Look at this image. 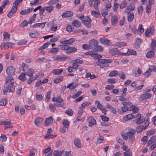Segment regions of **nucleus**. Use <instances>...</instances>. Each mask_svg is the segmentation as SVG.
I'll return each mask as SVG.
<instances>
[{"label":"nucleus","instance_id":"obj_1","mask_svg":"<svg viewBox=\"0 0 156 156\" xmlns=\"http://www.w3.org/2000/svg\"><path fill=\"white\" fill-rule=\"evenodd\" d=\"M13 79L12 77H9L6 79V86L5 87L3 90L4 95H6L9 92H13L15 90V87L13 86Z\"/></svg>","mask_w":156,"mask_h":156},{"label":"nucleus","instance_id":"obj_2","mask_svg":"<svg viewBox=\"0 0 156 156\" xmlns=\"http://www.w3.org/2000/svg\"><path fill=\"white\" fill-rule=\"evenodd\" d=\"M112 62V60L110 59L99 58L98 59V62H96V64L101 68H103L108 67V63Z\"/></svg>","mask_w":156,"mask_h":156},{"label":"nucleus","instance_id":"obj_3","mask_svg":"<svg viewBox=\"0 0 156 156\" xmlns=\"http://www.w3.org/2000/svg\"><path fill=\"white\" fill-rule=\"evenodd\" d=\"M135 133V130L133 129H130L129 131L126 133L129 140L131 143H133L135 140V137L134 135Z\"/></svg>","mask_w":156,"mask_h":156},{"label":"nucleus","instance_id":"obj_4","mask_svg":"<svg viewBox=\"0 0 156 156\" xmlns=\"http://www.w3.org/2000/svg\"><path fill=\"white\" fill-rule=\"evenodd\" d=\"M14 43L10 42L3 43L1 44V48L7 49L10 48H12L14 47Z\"/></svg>","mask_w":156,"mask_h":156},{"label":"nucleus","instance_id":"obj_5","mask_svg":"<svg viewBox=\"0 0 156 156\" xmlns=\"http://www.w3.org/2000/svg\"><path fill=\"white\" fill-rule=\"evenodd\" d=\"M52 58L55 61L59 60L60 61H65L68 59H70L71 58L70 57L65 56L62 57L60 55H56L55 57H53Z\"/></svg>","mask_w":156,"mask_h":156},{"label":"nucleus","instance_id":"obj_6","mask_svg":"<svg viewBox=\"0 0 156 156\" xmlns=\"http://www.w3.org/2000/svg\"><path fill=\"white\" fill-rule=\"evenodd\" d=\"M98 44V42L95 39H92L89 41V47L90 48L94 50V48H95L96 46Z\"/></svg>","mask_w":156,"mask_h":156},{"label":"nucleus","instance_id":"obj_7","mask_svg":"<svg viewBox=\"0 0 156 156\" xmlns=\"http://www.w3.org/2000/svg\"><path fill=\"white\" fill-rule=\"evenodd\" d=\"M154 32V28L150 27L146 30L145 32V35L147 37H149L153 34Z\"/></svg>","mask_w":156,"mask_h":156},{"label":"nucleus","instance_id":"obj_8","mask_svg":"<svg viewBox=\"0 0 156 156\" xmlns=\"http://www.w3.org/2000/svg\"><path fill=\"white\" fill-rule=\"evenodd\" d=\"M15 70L12 66L8 67L6 69V73L9 76H12L14 75Z\"/></svg>","mask_w":156,"mask_h":156},{"label":"nucleus","instance_id":"obj_9","mask_svg":"<svg viewBox=\"0 0 156 156\" xmlns=\"http://www.w3.org/2000/svg\"><path fill=\"white\" fill-rule=\"evenodd\" d=\"M76 16L77 17L80 19L82 21V22L87 20L90 21L91 20L89 17L87 16H84V15L82 14H76Z\"/></svg>","mask_w":156,"mask_h":156},{"label":"nucleus","instance_id":"obj_10","mask_svg":"<svg viewBox=\"0 0 156 156\" xmlns=\"http://www.w3.org/2000/svg\"><path fill=\"white\" fill-rule=\"evenodd\" d=\"M109 53L112 55H122V54L118 50V49L116 48H113L109 50Z\"/></svg>","mask_w":156,"mask_h":156},{"label":"nucleus","instance_id":"obj_11","mask_svg":"<svg viewBox=\"0 0 156 156\" xmlns=\"http://www.w3.org/2000/svg\"><path fill=\"white\" fill-rule=\"evenodd\" d=\"M87 121L89 122V126H91L93 125H95L96 122V120L94 119L93 117L90 116L87 119Z\"/></svg>","mask_w":156,"mask_h":156},{"label":"nucleus","instance_id":"obj_12","mask_svg":"<svg viewBox=\"0 0 156 156\" xmlns=\"http://www.w3.org/2000/svg\"><path fill=\"white\" fill-rule=\"evenodd\" d=\"M142 94L139 98L140 100L147 99L150 98L151 96V94L149 93H145Z\"/></svg>","mask_w":156,"mask_h":156},{"label":"nucleus","instance_id":"obj_13","mask_svg":"<svg viewBox=\"0 0 156 156\" xmlns=\"http://www.w3.org/2000/svg\"><path fill=\"white\" fill-rule=\"evenodd\" d=\"M54 9V7L52 5H51L49 6L44 7L41 8V6L40 5L36 7L34 10H53Z\"/></svg>","mask_w":156,"mask_h":156},{"label":"nucleus","instance_id":"obj_14","mask_svg":"<svg viewBox=\"0 0 156 156\" xmlns=\"http://www.w3.org/2000/svg\"><path fill=\"white\" fill-rule=\"evenodd\" d=\"M137 1V0H133L132 1V2L129 4L127 6L126 10H134L135 6L134 4L136 3Z\"/></svg>","mask_w":156,"mask_h":156},{"label":"nucleus","instance_id":"obj_15","mask_svg":"<svg viewBox=\"0 0 156 156\" xmlns=\"http://www.w3.org/2000/svg\"><path fill=\"white\" fill-rule=\"evenodd\" d=\"M23 0H15V1L13 4V6L12 7L11 10H13L15 9L17 10V6L19 5L20 3L22 2Z\"/></svg>","mask_w":156,"mask_h":156},{"label":"nucleus","instance_id":"obj_16","mask_svg":"<svg viewBox=\"0 0 156 156\" xmlns=\"http://www.w3.org/2000/svg\"><path fill=\"white\" fill-rule=\"evenodd\" d=\"M126 13L127 14V20L129 22L131 21L134 19V16L133 12H129L126 11Z\"/></svg>","mask_w":156,"mask_h":156},{"label":"nucleus","instance_id":"obj_17","mask_svg":"<svg viewBox=\"0 0 156 156\" xmlns=\"http://www.w3.org/2000/svg\"><path fill=\"white\" fill-rule=\"evenodd\" d=\"M75 41L74 38H71L68 40L61 41V43L64 44H71Z\"/></svg>","mask_w":156,"mask_h":156},{"label":"nucleus","instance_id":"obj_18","mask_svg":"<svg viewBox=\"0 0 156 156\" xmlns=\"http://www.w3.org/2000/svg\"><path fill=\"white\" fill-rule=\"evenodd\" d=\"M74 144L78 148H80L81 147L82 144L80 139L78 138H75L74 141Z\"/></svg>","mask_w":156,"mask_h":156},{"label":"nucleus","instance_id":"obj_19","mask_svg":"<svg viewBox=\"0 0 156 156\" xmlns=\"http://www.w3.org/2000/svg\"><path fill=\"white\" fill-rule=\"evenodd\" d=\"M73 15V13L72 12L67 11L65 13H64L62 15V18L69 17Z\"/></svg>","mask_w":156,"mask_h":156},{"label":"nucleus","instance_id":"obj_20","mask_svg":"<svg viewBox=\"0 0 156 156\" xmlns=\"http://www.w3.org/2000/svg\"><path fill=\"white\" fill-rule=\"evenodd\" d=\"M77 49L75 47H70L68 46L67 51H66V53H71L72 52H74L76 51Z\"/></svg>","mask_w":156,"mask_h":156},{"label":"nucleus","instance_id":"obj_21","mask_svg":"<svg viewBox=\"0 0 156 156\" xmlns=\"http://www.w3.org/2000/svg\"><path fill=\"white\" fill-rule=\"evenodd\" d=\"M53 122V118L52 116H50L48 118H47L45 120V124L47 126L52 124Z\"/></svg>","mask_w":156,"mask_h":156},{"label":"nucleus","instance_id":"obj_22","mask_svg":"<svg viewBox=\"0 0 156 156\" xmlns=\"http://www.w3.org/2000/svg\"><path fill=\"white\" fill-rule=\"evenodd\" d=\"M4 37L3 38L4 41H8L10 39V34L7 32H5L3 33Z\"/></svg>","mask_w":156,"mask_h":156},{"label":"nucleus","instance_id":"obj_23","mask_svg":"<svg viewBox=\"0 0 156 156\" xmlns=\"http://www.w3.org/2000/svg\"><path fill=\"white\" fill-rule=\"evenodd\" d=\"M136 51L134 50H133L132 49L128 50V51L126 53H122V55H136Z\"/></svg>","mask_w":156,"mask_h":156},{"label":"nucleus","instance_id":"obj_24","mask_svg":"<svg viewBox=\"0 0 156 156\" xmlns=\"http://www.w3.org/2000/svg\"><path fill=\"white\" fill-rule=\"evenodd\" d=\"M46 23V22L41 23H36L33 25L32 27H33V28H36L38 27L43 28L44 27L45 24Z\"/></svg>","mask_w":156,"mask_h":156},{"label":"nucleus","instance_id":"obj_25","mask_svg":"<svg viewBox=\"0 0 156 156\" xmlns=\"http://www.w3.org/2000/svg\"><path fill=\"white\" fill-rule=\"evenodd\" d=\"M11 124V121L10 120L6 119L3 121H0V125H9Z\"/></svg>","mask_w":156,"mask_h":156},{"label":"nucleus","instance_id":"obj_26","mask_svg":"<svg viewBox=\"0 0 156 156\" xmlns=\"http://www.w3.org/2000/svg\"><path fill=\"white\" fill-rule=\"evenodd\" d=\"M134 115L132 114H129L124 116L123 117L124 120L127 121L133 118Z\"/></svg>","mask_w":156,"mask_h":156},{"label":"nucleus","instance_id":"obj_27","mask_svg":"<svg viewBox=\"0 0 156 156\" xmlns=\"http://www.w3.org/2000/svg\"><path fill=\"white\" fill-rule=\"evenodd\" d=\"M43 119L41 117H38L36 118L35 121L34 123L37 126H38L43 122Z\"/></svg>","mask_w":156,"mask_h":156},{"label":"nucleus","instance_id":"obj_28","mask_svg":"<svg viewBox=\"0 0 156 156\" xmlns=\"http://www.w3.org/2000/svg\"><path fill=\"white\" fill-rule=\"evenodd\" d=\"M154 53L152 51H148L146 55V57L148 58H151L154 57Z\"/></svg>","mask_w":156,"mask_h":156},{"label":"nucleus","instance_id":"obj_29","mask_svg":"<svg viewBox=\"0 0 156 156\" xmlns=\"http://www.w3.org/2000/svg\"><path fill=\"white\" fill-rule=\"evenodd\" d=\"M145 121V119L143 117L136 119L135 120V122L137 124L139 125L141 124Z\"/></svg>","mask_w":156,"mask_h":156},{"label":"nucleus","instance_id":"obj_30","mask_svg":"<svg viewBox=\"0 0 156 156\" xmlns=\"http://www.w3.org/2000/svg\"><path fill=\"white\" fill-rule=\"evenodd\" d=\"M144 31V30L142 24H140L137 30V33L139 34H140Z\"/></svg>","mask_w":156,"mask_h":156},{"label":"nucleus","instance_id":"obj_31","mask_svg":"<svg viewBox=\"0 0 156 156\" xmlns=\"http://www.w3.org/2000/svg\"><path fill=\"white\" fill-rule=\"evenodd\" d=\"M156 140V136H153L150 139V140L147 143V146L153 143H154Z\"/></svg>","mask_w":156,"mask_h":156},{"label":"nucleus","instance_id":"obj_32","mask_svg":"<svg viewBox=\"0 0 156 156\" xmlns=\"http://www.w3.org/2000/svg\"><path fill=\"white\" fill-rule=\"evenodd\" d=\"M91 20L85 21L82 22V23L84 25L87 26L88 28H90L91 27Z\"/></svg>","mask_w":156,"mask_h":156},{"label":"nucleus","instance_id":"obj_33","mask_svg":"<svg viewBox=\"0 0 156 156\" xmlns=\"http://www.w3.org/2000/svg\"><path fill=\"white\" fill-rule=\"evenodd\" d=\"M111 20L112 25L115 26L118 22V18L117 16L113 17L111 18Z\"/></svg>","mask_w":156,"mask_h":156},{"label":"nucleus","instance_id":"obj_34","mask_svg":"<svg viewBox=\"0 0 156 156\" xmlns=\"http://www.w3.org/2000/svg\"><path fill=\"white\" fill-rule=\"evenodd\" d=\"M59 49V48H53L49 52L52 54H56L58 52Z\"/></svg>","mask_w":156,"mask_h":156},{"label":"nucleus","instance_id":"obj_35","mask_svg":"<svg viewBox=\"0 0 156 156\" xmlns=\"http://www.w3.org/2000/svg\"><path fill=\"white\" fill-rule=\"evenodd\" d=\"M152 42L151 44V48L152 50L156 49V41L154 40H152Z\"/></svg>","mask_w":156,"mask_h":156},{"label":"nucleus","instance_id":"obj_36","mask_svg":"<svg viewBox=\"0 0 156 156\" xmlns=\"http://www.w3.org/2000/svg\"><path fill=\"white\" fill-rule=\"evenodd\" d=\"M99 41L101 43L104 44H108L109 41L107 39L101 38L99 40Z\"/></svg>","mask_w":156,"mask_h":156},{"label":"nucleus","instance_id":"obj_37","mask_svg":"<svg viewBox=\"0 0 156 156\" xmlns=\"http://www.w3.org/2000/svg\"><path fill=\"white\" fill-rule=\"evenodd\" d=\"M63 72L62 69H54L53 70L52 73L54 75H58Z\"/></svg>","mask_w":156,"mask_h":156},{"label":"nucleus","instance_id":"obj_38","mask_svg":"<svg viewBox=\"0 0 156 156\" xmlns=\"http://www.w3.org/2000/svg\"><path fill=\"white\" fill-rule=\"evenodd\" d=\"M92 14L96 18L99 17L100 16V12H99L98 10H93Z\"/></svg>","mask_w":156,"mask_h":156},{"label":"nucleus","instance_id":"obj_39","mask_svg":"<svg viewBox=\"0 0 156 156\" xmlns=\"http://www.w3.org/2000/svg\"><path fill=\"white\" fill-rule=\"evenodd\" d=\"M127 44L124 42H118L116 43V46L118 48H121L122 47L126 46Z\"/></svg>","mask_w":156,"mask_h":156},{"label":"nucleus","instance_id":"obj_40","mask_svg":"<svg viewBox=\"0 0 156 156\" xmlns=\"http://www.w3.org/2000/svg\"><path fill=\"white\" fill-rule=\"evenodd\" d=\"M144 126L141 125L137 126L136 129V131L137 133L141 132L143 129H144Z\"/></svg>","mask_w":156,"mask_h":156},{"label":"nucleus","instance_id":"obj_41","mask_svg":"<svg viewBox=\"0 0 156 156\" xmlns=\"http://www.w3.org/2000/svg\"><path fill=\"white\" fill-rule=\"evenodd\" d=\"M56 135H54L50 133L47 134L44 136V138L45 139H53L56 136Z\"/></svg>","mask_w":156,"mask_h":156},{"label":"nucleus","instance_id":"obj_42","mask_svg":"<svg viewBox=\"0 0 156 156\" xmlns=\"http://www.w3.org/2000/svg\"><path fill=\"white\" fill-rule=\"evenodd\" d=\"M118 71L116 70H115L110 72L108 74V76L110 77H113L116 76L118 75Z\"/></svg>","mask_w":156,"mask_h":156},{"label":"nucleus","instance_id":"obj_43","mask_svg":"<svg viewBox=\"0 0 156 156\" xmlns=\"http://www.w3.org/2000/svg\"><path fill=\"white\" fill-rule=\"evenodd\" d=\"M73 24L75 27H79L81 26V23L78 20H75L73 22Z\"/></svg>","mask_w":156,"mask_h":156},{"label":"nucleus","instance_id":"obj_44","mask_svg":"<svg viewBox=\"0 0 156 156\" xmlns=\"http://www.w3.org/2000/svg\"><path fill=\"white\" fill-rule=\"evenodd\" d=\"M137 72V73H135L133 74V75L136 77L140 76L142 73V71L140 68H138Z\"/></svg>","mask_w":156,"mask_h":156},{"label":"nucleus","instance_id":"obj_45","mask_svg":"<svg viewBox=\"0 0 156 156\" xmlns=\"http://www.w3.org/2000/svg\"><path fill=\"white\" fill-rule=\"evenodd\" d=\"M83 61H82L81 60L79 59L73 60H72L71 61V63L72 64H73L76 63H79L81 64L83 63Z\"/></svg>","mask_w":156,"mask_h":156},{"label":"nucleus","instance_id":"obj_46","mask_svg":"<svg viewBox=\"0 0 156 156\" xmlns=\"http://www.w3.org/2000/svg\"><path fill=\"white\" fill-rule=\"evenodd\" d=\"M34 73V71L33 69H29L27 72L26 75L27 76L31 77Z\"/></svg>","mask_w":156,"mask_h":156},{"label":"nucleus","instance_id":"obj_47","mask_svg":"<svg viewBox=\"0 0 156 156\" xmlns=\"http://www.w3.org/2000/svg\"><path fill=\"white\" fill-rule=\"evenodd\" d=\"M25 73H22L19 77L18 79L22 81H24L26 80V78L25 77Z\"/></svg>","mask_w":156,"mask_h":156},{"label":"nucleus","instance_id":"obj_48","mask_svg":"<svg viewBox=\"0 0 156 156\" xmlns=\"http://www.w3.org/2000/svg\"><path fill=\"white\" fill-rule=\"evenodd\" d=\"M129 30L132 31L134 34H135L136 32V28L135 26H133V27L131 26H129Z\"/></svg>","mask_w":156,"mask_h":156},{"label":"nucleus","instance_id":"obj_49","mask_svg":"<svg viewBox=\"0 0 156 156\" xmlns=\"http://www.w3.org/2000/svg\"><path fill=\"white\" fill-rule=\"evenodd\" d=\"M90 104V102H85L83 103L81 105V106L80 107V109H83L85 107L89 105Z\"/></svg>","mask_w":156,"mask_h":156},{"label":"nucleus","instance_id":"obj_50","mask_svg":"<svg viewBox=\"0 0 156 156\" xmlns=\"http://www.w3.org/2000/svg\"><path fill=\"white\" fill-rule=\"evenodd\" d=\"M92 57L95 59H99L100 58H101L102 56L101 55L98 54L97 53H95L94 52V53L92 55Z\"/></svg>","mask_w":156,"mask_h":156},{"label":"nucleus","instance_id":"obj_51","mask_svg":"<svg viewBox=\"0 0 156 156\" xmlns=\"http://www.w3.org/2000/svg\"><path fill=\"white\" fill-rule=\"evenodd\" d=\"M51 93V92L50 91L47 92L45 99L46 101H48L50 100Z\"/></svg>","mask_w":156,"mask_h":156},{"label":"nucleus","instance_id":"obj_52","mask_svg":"<svg viewBox=\"0 0 156 156\" xmlns=\"http://www.w3.org/2000/svg\"><path fill=\"white\" fill-rule=\"evenodd\" d=\"M118 75L119 77L122 79H124L126 78V76L124 73L122 72L121 71L119 73H118Z\"/></svg>","mask_w":156,"mask_h":156},{"label":"nucleus","instance_id":"obj_53","mask_svg":"<svg viewBox=\"0 0 156 156\" xmlns=\"http://www.w3.org/2000/svg\"><path fill=\"white\" fill-rule=\"evenodd\" d=\"M16 10H10L7 15V16L9 18H11L13 15L16 13Z\"/></svg>","mask_w":156,"mask_h":156},{"label":"nucleus","instance_id":"obj_54","mask_svg":"<svg viewBox=\"0 0 156 156\" xmlns=\"http://www.w3.org/2000/svg\"><path fill=\"white\" fill-rule=\"evenodd\" d=\"M29 34L30 37L32 38L35 37L36 36L40 35V34L38 32H36L35 33L31 32H30V33H29Z\"/></svg>","mask_w":156,"mask_h":156},{"label":"nucleus","instance_id":"obj_55","mask_svg":"<svg viewBox=\"0 0 156 156\" xmlns=\"http://www.w3.org/2000/svg\"><path fill=\"white\" fill-rule=\"evenodd\" d=\"M105 7L107 9H110L111 7V4L110 2L108 0H106L105 2Z\"/></svg>","mask_w":156,"mask_h":156},{"label":"nucleus","instance_id":"obj_56","mask_svg":"<svg viewBox=\"0 0 156 156\" xmlns=\"http://www.w3.org/2000/svg\"><path fill=\"white\" fill-rule=\"evenodd\" d=\"M49 109L52 112H54L55 110V107L52 104H50L49 105Z\"/></svg>","mask_w":156,"mask_h":156},{"label":"nucleus","instance_id":"obj_57","mask_svg":"<svg viewBox=\"0 0 156 156\" xmlns=\"http://www.w3.org/2000/svg\"><path fill=\"white\" fill-rule=\"evenodd\" d=\"M107 81L110 83L112 84L117 82V80L114 78H110L108 79Z\"/></svg>","mask_w":156,"mask_h":156},{"label":"nucleus","instance_id":"obj_58","mask_svg":"<svg viewBox=\"0 0 156 156\" xmlns=\"http://www.w3.org/2000/svg\"><path fill=\"white\" fill-rule=\"evenodd\" d=\"M66 113L69 116H72L73 114V111L71 109H68L66 111Z\"/></svg>","mask_w":156,"mask_h":156},{"label":"nucleus","instance_id":"obj_59","mask_svg":"<svg viewBox=\"0 0 156 156\" xmlns=\"http://www.w3.org/2000/svg\"><path fill=\"white\" fill-rule=\"evenodd\" d=\"M74 27H72L71 25H69L66 28V30L68 32H71L73 30Z\"/></svg>","mask_w":156,"mask_h":156},{"label":"nucleus","instance_id":"obj_60","mask_svg":"<svg viewBox=\"0 0 156 156\" xmlns=\"http://www.w3.org/2000/svg\"><path fill=\"white\" fill-rule=\"evenodd\" d=\"M7 138L5 135L4 134H2L0 136V141L2 142H5Z\"/></svg>","mask_w":156,"mask_h":156},{"label":"nucleus","instance_id":"obj_61","mask_svg":"<svg viewBox=\"0 0 156 156\" xmlns=\"http://www.w3.org/2000/svg\"><path fill=\"white\" fill-rule=\"evenodd\" d=\"M63 124L64 126V127L67 128L69 126V122L67 120L64 119L63 120Z\"/></svg>","mask_w":156,"mask_h":156},{"label":"nucleus","instance_id":"obj_62","mask_svg":"<svg viewBox=\"0 0 156 156\" xmlns=\"http://www.w3.org/2000/svg\"><path fill=\"white\" fill-rule=\"evenodd\" d=\"M126 5V0H123L120 5V9H123Z\"/></svg>","mask_w":156,"mask_h":156},{"label":"nucleus","instance_id":"obj_63","mask_svg":"<svg viewBox=\"0 0 156 156\" xmlns=\"http://www.w3.org/2000/svg\"><path fill=\"white\" fill-rule=\"evenodd\" d=\"M100 2H95L93 5L94 8L96 10H97L98 9V6L100 5Z\"/></svg>","mask_w":156,"mask_h":156},{"label":"nucleus","instance_id":"obj_64","mask_svg":"<svg viewBox=\"0 0 156 156\" xmlns=\"http://www.w3.org/2000/svg\"><path fill=\"white\" fill-rule=\"evenodd\" d=\"M27 41L25 40H23L20 41L18 43V44L19 45H25L27 43Z\"/></svg>","mask_w":156,"mask_h":156}]
</instances>
